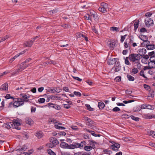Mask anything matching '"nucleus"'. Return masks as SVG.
<instances>
[{"label":"nucleus","instance_id":"c9c22d12","mask_svg":"<svg viewBox=\"0 0 155 155\" xmlns=\"http://www.w3.org/2000/svg\"><path fill=\"white\" fill-rule=\"evenodd\" d=\"M138 72V69L136 68H133L131 71V73L133 74H135L137 73Z\"/></svg>","mask_w":155,"mask_h":155},{"label":"nucleus","instance_id":"6e6552de","mask_svg":"<svg viewBox=\"0 0 155 155\" xmlns=\"http://www.w3.org/2000/svg\"><path fill=\"white\" fill-rule=\"evenodd\" d=\"M139 37L141 40L145 42V44L148 45L149 44L150 41H148V38L146 36L141 35H140Z\"/></svg>","mask_w":155,"mask_h":155},{"label":"nucleus","instance_id":"680f3d73","mask_svg":"<svg viewBox=\"0 0 155 155\" xmlns=\"http://www.w3.org/2000/svg\"><path fill=\"white\" fill-rule=\"evenodd\" d=\"M85 19L88 20H91V16L88 14H87L85 16Z\"/></svg>","mask_w":155,"mask_h":155},{"label":"nucleus","instance_id":"8fccbe9b","mask_svg":"<svg viewBox=\"0 0 155 155\" xmlns=\"http://www.w3.org/2000/svg\"><path fill=\"white\" fill-rule=\"evenodd\" d=\"M18 57V55L16 54L13 58H11L9 61V63H11L12 61H13L16 58Z\"/></svg>","mask_w":155,"mask_h":155},{"label":"nucleus","instance_id":"a211bd4d","mask_svg":"<svg viewBox=\"0 0 155 155\" xmlns=\"http://www.w3.org/2000/svg\"><path fill=\"white\" fill-rule=\"evenodd\" d=\"M35 135L38 138H41L43 136V133L41 131H38L36 132Z\"/></svg>","mask_w":155,"mask_h":155},{"label":"nucleus","instance_id":"c03bdc74","mask_svg":"<svg viewBox=\"0 0 155 155\" xmlns=\"http://www.w3.org/2000/svg\"><path fill=\"white\" fill-rule=\"evenodd\" d=\"M141 109V108L140 107L136 106L134 108L133 110L134 112H138L140 111Z\"/></svg>","mask_w":155,"mask_h":155},{"label":"nucleus","instance_id":"a18cd8bd","mask_svg":"<svg viewBox=\"0 0 155 155\" xmlns=\"http://www.w3.org/2000/svg\"><path fill=\"white\" fill-rule=\"evenodd\" d=\"M85 106L87 107V109L89 111H92L93 110V108H91L90 105L88 104H86Z\"/></svg>","mask_w":155,"mask_h":155},{"label":"nucleus","instance_id":"5fc2aeb1","mask_svg":"<svg viewBox=\"0 0 155 155\" xmlns=\"http://www.w3.org/2000/svg\"><path fill=\"white\" fill-rule=\"evenodd\" d=\"M149 93L150 96L152 97H154V93L153 91L152 90L150 91H149Z\"/></svg>","mask_w":155,"mask_h":155},{"label":"nucleus","instance_id":"2f4dec72","mask_svg":"<svg viewBox=\"0 0 155 155\" xmlns=\"http://www.w3.org/2000/svg\"><path fill=\"white\" fill-rule=\"evenodd\" d=\"M22 71L21 70L20 68L19 67L18 69H17L16 70L12 73V75H14L15 74H17Z\"/></svg>","mask_w":155,"mask_h":155},{"label":"nucleus","instance_id":"c85d7f7f","mask_svg":"<svg viewBox=\"0 0 155 155\" xmlns=\"http://www.w3.org/2000/svg\"><path fill=\"white\" fill-rule=\"evenodd\" d=\"M89 142V145L90 146H91L92 148L95 146V144L96 143L93 140H90L88 141Z\"/></svg>","mask_w":155,"mask_h":155},{"label":"nucleus","instance_id":"1a4fd4ad","mask_svg":"<svg viewBox=\"0 0 155 155\" xmlns=\"http://www.w3.org/2000/svg\"><path fill=\"white\" fill-rule=\"evenodd\" d=\"M121 66L118 61L115 64L114 66L112 69H114L115 72H118L120 70Z\"/></svg>","mask_w":155,"mask_h":155},{"label":"nucleus","instance_id":"a19ab883","mask_svg":"<svg viewBox=\"0 0 155 155\" xmlns=\"http://www.w3.org/2000/svg\"><path fill=\"white\" fill-rule=\"evenodd\" d=\"M130 117L133 120L135 121H138L139 120L140 118L139 117H135L133 115H131Z\"/></svg>","mask_w":155,"mask_h":155},{"label":"nucleus","instance_id":"b1692460","mask_svg":"<svg viewBox=\"0 0 155 155\" xmlns=\"http://www.w3.org/2000/svg\"><path fill=\"white\" fill-rule=\"evenodd\" d=\"M48 123L49 124H51L52 123L54 124H56V123H57L58 122L57 121H56V120L54 119L50 118L48 120Z\"/></svg>","mask_w":155,"mask_h":155},{"label":"nucleus","instance_id":"774afa93","mask_svg":"<svg viewBox=\"0 0 155 155\" xmlns=\"http://www.w3.org/2000/svg\"><path fill=\"white\" fill-rule=\"evenodd\" d=\"M115 79L117 82H119L121 80V77L119 76L115 78Z\"/></svg>","mask_w":155,"mask_h":155},{"label":"nucleus","instance_id":"ddd939ff","mask_svg":"<svg viewBox=\"0 0 155 155\" xmlns=\"http://www.w3.org/2000/svg\"><path fill=\"white\" fill-rule=\"evenodd\" d=\"M117 61V58H114L112 59H110L107 62L108 64L109 65H112L115 64Z\"/></svg>","mask_w":155,"mask_h":155},{"label":"nucleus","instance_id":"423d86ee","mask_svg":"<svg viewBox=\"0 0 155 155\" xmlns=\"http://www.w3.org/2000/svg\"><path fill=\"white\" fill-rule=\"evenodd\" d=\"M146 25L148 27L152 25L153 24V21L152 19L150 18L147 17L145 20Z\"/></svg>","mask_w":155,"mask_h":155},{"label":"nucleus","instance_id":"bb28decb","mask_svg":"<svg viewBox=\"0 0 155 155\" xmlns=\"http://www.w3.org/2000/svg\"><path fill=\"white\" fill-rule=\"evenodd\" d=\"M22 97L23 98V99L24 102L25 101L27 102L28 101V98H29V96H28L26 94H24L23 95Z\"/></svg>","mask_w":155,"mask_h":155},{"label":"nucleus","instance_id":"4be33fe9","mask_svg":"<svg viewBox=\"0 0 155 155\" xmlns=\"http://www.w3.org/2000/svg\"><path fill=\"white\" fill-rule=\"evenodd\" d=\"M68 144L65 142H62L60 144L61 147L64 149H67Z\"/></svg>","mask_w":155,"mask_h":155},{"label":"nucleus","instance_id":"864d4df0","mask_svg":"<svg viewBox=\"0 0 155 155\" xmlns=\"http://www.w3.org/2000/svg\"><path fill=\"white\" fill-rule=\"evenodd\" d=\"M144 71L143 70H142L140 73V75L141 76L143 77L144 78H147V77L144 75Z\"/></svg>","mask_w":155,"mask_h":155},{"label":"nucleus","instance_id":"4c0bfd02","mask_svg":"<svg viewBox=\"0 0 155 155\" xmlns=\"http://www.w3.org/2000/svg\"><path fill=\"white\" fill-rule=\"evenodd\" d=\"M127 78L128 80L130 81H133L134 80V78L131 75L127 74Z\"/></svg>","mask_w":155,"mask_h":155},{"label":"nucleus","instance_id":"a878e982","mask_svg":"<svg viewBox=\"0 0 155 155\" xmlns=\"http://www.w3.org/2000/svg\"><path fill=\"white\" fill-rule=\"evenodd\" d=\"M58 10L57 9H54L52 10L49 11L48 12V14L50 15L56 13L58 12Z\"/></svg>","mask_w":155,"mask_h":155},{"label":"nucleus","instance_id":"473e14b6","mask_svg":"<svg viewBox=\"0 0 155 155\" xmlns=\"http://www.w3.org/2000/svg\"><path fill=\"white\" fill-rule=\"evenodd\" d=\"M48 153L50 155H56V154L51 149H48L47 150Z\"/></svg>","mask_w":155,"mask_h":155},{"label":"nucleus","instance_id":"f03ea898","mask_svg":"<svg viewBox=\"0 0 155 155\" xmlns=\"http://www.w3.org/2000/svg\"><path fill=\"white\" fill-rule=\"evenodd\" d=\"M129 57L130 61L132 62L138 61L141 58V57H140V55L134 53L130 54Z\"/></svg>","mask_w":155,"mask_h":155},{"label":"nucleus","instance_id":"e433bc0d","mask_svg":"<svg viewBox=\"0 0 155 155\" xmlns=\"http://www.w3.org/2000/svg\"><path fill=\"white\" fill-rule=\"evenodd\" d=\"M91 16L92 17H93L94 18V19L95 20H96V21L98 20V17L97 15V13H96L95 12V13L94 14H92L91 15Z\"/></svg>","mask_w":155,"mask_h":155},{"label":"nucleus","instance_id":"412c9836","mask_svg":"<svg viewBox=\"0 0 155 155\" xmlns=\"http://www.w3.org/2000/svg\"><path fill=\"white\" fill-rule=\"evenodd\" d=\"M75 148H77L76 143H74V144H71L69 145L68 144L67 149H74Z\"/></svg>","mask_w":155,"mask_h":155},{"label":"nucleus","instance_id":"58836bf2","mask_svg":"<svg viewBox=\"0 0 155 155\" xmlns=\"http://www.w3.org/2000/svg\"><path fill=\"white\" fill-rule=\"evenodd\" d=\"M9 38V36L8 35H6L3 38H1V40H0V43L1 42L5 41V40Z\"/></svg>","mask_w":155,"mask_h":155},{"label":"nucleus","instance_id":"9b49d317","mask_svg":"<svg viewBox=\"0 0 155 155\" xmlns=\"http://www.w3.org/2000/svg\"><path fill=\"white\" fill-rule=\"evenodd\" d=\"M120 147V145L117 143L115 144L114 145H112L110 146V148L113 150L115 151H117L119 150V149Z\"/></svg>","mask_w":155,"mask_h":155},{"label":"nucleus","instance_id":"603ef678","mask_svg":"<svg viewBox=\"0 0 155 155\" xmlns=\"http://www.w3.org/2000/svg\"><path fill=\"white\" fill-rule=\"evenodd\" d=\"M74 95L78 97H80L81 96V93L79 92H77L75 91L74 92Z\"/></svg>","mask_w":155,"mask_h":155},{"label":"nucleus","instance_id":"7ed1b4c3","mask_svg":"<svg viewBox=\"0 0 155 155\" xmlns=\"http://www.w3.org/2000/svg\"><path fill=\"white\" fill-rule=\"evenodd\" d=\"M59 143V142L55 138H51L50 140V142L48 144V147L52 148Z\"/></svg>","mask_w":155,"mask_h":155},{"label":"nucleus","instance_id":"72a5a7b5","mask_svg":"<svg viewBox=\"0 0 155 155\" xmlns=\"http://www.w3.org/2000/svg\"><path fill=\"white\" fill-rule=\"evenodd\" d=\"M19 67L22 71L26 68V67L25 66V64L23 62L20 64Z\"/></svg>","mask_w":155,"mask_h":155},{"label":"nucleus","instance_id":"de8ad7c7","mask_svg":"<svg viewBox=\"0 0 155 155\" xmlns=\"http://www.w3.org/2000/svg\"><path fill=\"white\" fill-rule=\"evenodd\" d=\"M136 66L137 68L138 69H140L142 68V65L138 61H137L136 63Z\"/></svg>","mask_w":155,"mask_h":155},{"label":"nucleus","instance_id":"4d7b16f0","mask_svg":"<svg viewBox=\"0 0 155 155\" xmlns=\"http://www.w3.org/2000/svg\"><path fill=\"white\" fill-rule=\"evenodd\" d=\"M147 31V30L146 29L144 28H142L140 29V32H143L144 33L146 32Z\"/></svg>","mask_w":155,"mask_h":155},{"label":"nucleus","instance_id":"3c124183","mask_svg":"<svg viewBox=\"0 0 155 155\" xmlns=\"http://www.w3.org/2000/svg\"><path fill=\"white\" fill-rule=\"evenodd\" d=\"M150 60L151 62L155 63V54L150 58Z\"/></svg>","mask_w":155,"mask_h":155},{"label":"nucleus","instance_id":"09e8293b","mask_svg":"<svg viewBox=\"0 0 155 155\" xmlns=\"http://www.w3.org/2000/svg\"><path fill=\"white\" fill-rule=\"evenodd\" d=\"M115 43L114 42H110L109 45V46L111 49H113L115 46Z\"/></svg>","mask_w":155,"mask_h":155},{"label":"nucleus","instance_id":"9d476101","mask_svg":"<svg viewBox=\"0 0 155 155\" xmlns=\"http://www.w3.org/2000/svg\"><path fill=\"white\" fill-rule=\"evenodd\" d=\"M86 143L85 141H83L81 142L80 143H76V147L77 148H79L81 149L84 148V147L86 145Z\"/></svg>","mask_w":155,"mask_h":155},{"label":"nucleus","instance_id":"6ab92c4d","mask_svg":"<svg viewBox=\"0 0 155 155\" xmlns=\"http://www.w3.org/2000/svg\"><path fill=\"white\" fill-rule=\"evenodd\" d=\"M90 152H78L74 154V155H90Z\"/></svg>","mask_w":155,"mask_h":155},{"label":"nucleus","instance_id":"f8f14e48","mask_svg":"<svg viewBox=\"0 0 155 155\" xmlns=\"http://www.w3.org/2000/svg\"><path fill=\"white\" fill-rule=\"evenodd\" d=\"M137 53L140 56V57L142 55H144L146 53V50L144 48H140L138 50Z\"/></svg>","mask_w":155,"mask_h":155},{"label":"nucleus","instance_id":"c756f323","mask_svg":"<svg viewBox=\"0 0 155 155\" xmlns=\"http://www.w3.org/2000/svg\"><path fill=\"white\" fill-rule=\"evenodd\" d=\"M105 106L104 103L102 102H100L99 103L98 107L99 108L101 109H102Z\"/></svg>","mask_w":155,"mask_h":155},{"label":"nucleus","instance_id":"e2e57ef3","mask_svg":"<svg viewBox=\"0 0 155 155\" xmlns=\"http://www.w3.org/2000/svg\"><path fill=\"white\" fill-rule=\"evenodd\" d=\"M147 104H143L141 105V109H146L147 107Z\"/></svg>","mask_w":155,"mask_h":155},{"label":"nucleus","instance_id":"cd10ccee","mask_svg":"<svg viewBox=\"0 0 155 155\" xmlns=\"http://www.w3.org/2000/svg\"><path fill=\"white\" fill-rule=\"evenodd\" d=\"M144 117L145 118H146L147 119H151L152 118H154V115L152 114L151 115H149L148 114H146L144 115Z\"/></svg>","mask_w":155,"mask_h":155},{"label":"nucleus","instance_id":"0e129e2a","mask_svg":"<svg viewBox=\"0 0 155 155\" xmlns=\"http://www.w3.org/2000/svg\"><path fill=\"white\" fill-rule=\"evenodd\" d=\"M71 128L73 130H78V128L76 126H71Z\"/></svg>","mask_w":155,"mask_h":155},{"label":"nucleus","instance_id":"aec40b11","mask_svg":"<svg viewBox=\"0 0 155 155\" xmlns=\"http://www.w3.org/2000/svg\"><path fill=\"white\" fill-rule=\"evenodd\" d=\"M49 99L51 100H61V97H58L56 95H50L48 97Z\"/></svg>","mask_w":155,"mask_h":155},{"label":"nucleus","instance_id":"dca6fc26","mask_svg":"<svg viewBox=\"0 0 155 155\" xmlns=\"http://www.w3.org/2000/svg\"><path fill=\"white\" fill-rule=\"evenodd\" d=\"M25 121L26 124L29 125H32L34 123V121L32 119L29 117H26V118Z\"/></svg>","mask_w":155,"mask_h":155},{"label":"nucleus","instance_id":"0eeeda50","mask_svg":"<svg viewBox=\"0 0 155 155\" xmlns=\"http://www.w3.org/2000/svg\"><path fill=\"white\" fill-rule=\"evenodd\" d=\"M8 90V85L5 83L2 84L0 87V91L4 92H7Z\"/></svg>","mask_w":155,"mask_h":155},{"label":"nucleus","instance_id":"f704fd0d","mask_svg":"<svg viewBox=\"0 0 155 155\" xmlns=\"http://www.w3.org/2000/svg\"><path fill=\"white\" fill-rule=\"evenodd\" d=\"M148 134L149 135H151L153 137H155V132L153 131L149 130V131L148 132Z\"/></svg>","mask_w":155,"mask_h":155},{"label":"nucleus","instance_id":"13d9d810","mask_svg":"<svg viewBox=\"0 0 155 155\" xmlns=\"http://www.w3.org/2000/svg\"><path fill=\"white\" fill-rule=\"evenodd\" d=\"M45 99L44 98H40L38 100V101L40 103H43L45 101Z\"/></svg>","mask_w":155,"mask_h":155},{"label":"nucleus","instance_id":"39448f33","mask_svg":"<svg viewBox=\"0 0 155 155\" xmlns=\"http://www.w3.org/2000/svg\"><path fill=\"white\" fill-rule=\"evenodd\" d=\"M108 7V5L107 3L102 2L101 3V7L99 8V10L102 12L105 13L107 12Z\"/></svg>","mask_w":155,"mask_h":155},{"label":"nucleus","instance_id":"7c9ffc66","mask_svg":"<svg viewBox=\"0 0 155 155\" xmlns=\"http://www.w3.org/2000/svg\"><path fill=\"white\" fill-rule=\"evenodd\" d=\"M92 147L90 146H86V145L84 147V149L87 151H89L92 150Z\"/></svg>","mask_w":155,"mask_h":155},{"label":"nucleus","instance_id":"69168bd1","mask_svg":"<svg viewBox=\"0 0 155 155\" xmlns=\"http://www.w3.org/2000/svg\"><path fill=\"white\" fill-rule=\"evenodd\" d=\"M31 58H28V59H26L25 60V61L23 62L25 64L31 61Z\"/></svg>","mask_w":155,"mask_h":155},{"label":"nucleus","instance_id":"338daca9","mask_svg":"<svg viewBox=\"0 0 155 155\" xmlns=\"http://www.w3.org/2000/svg\"><path fill=\"white\" fill-rule=\"evenodd\" d=\"M72 77L74 79H75L76 80H77L79 81H82V79L81 78H79L78 77H74V76H72Z\"/></svg>","mask_w":155,"mask_h":155},{"label":"nucleus","instance_id":"20e7f679","mask_svg":"<svg viewBox=\"0 0 155 155\" xmlns=\"http://www.w3.org/2000/svg\"><path fill=\"white\" fill-rule=\"evenodd\" d=\"M21 120L17 118L14 119L13 120V122H10L8 123V124H10L11 125H12L13 124L16 129L18 130H20V127H18V126L21 125Z\"/></svg>","mask_w":155,"mask_h":155},{"label":"nucleus","instance_id":"4468645a","mask_svg":"<svg viewBox=\"0 0 155 155\" xmlns=\"http://www.w3.org/2000/svg\"><path fill=\"white\" fill-rule=\"evenodd\" d=\"M84 118V120L87 121V125L90 127L92 126V125L93 124L94 122L88 117H85Z\"/></svg>","mask_w":155,"mask_h":155},{"label":"nucleus","instance_id":"f3484780","mask_svg":"<svg viewBox=\"0 0 155 155\" xmlns=\"http://www.w3.org/2000/svg\"><path fill=\"white\" fill-rule=\"evenodd\" d=\"M33 41L32 40H31L30 41H28L25 42L24 44V45L25 47H31L33 44Z\"/></svg>","mask_w":155,"mask_h":155},{"label":"nucleus","instance_id":"6e6d98bb","mask_svg":"<svg viewBox=\"0 0 155 155\" xmlns=\"http://www.w3.org/2000/svg\"><path fill=\"white\" fill-rule=\"evenodd\" d=\"M5 98L7 99H9L10 98H11L12 99H14V97H11L10 96V95L9 94H7L6 95V96L5 97Z\"/></svg>","mask_w":155,"mask_h":155},{"label":"nucleus","instance_id":"ea45409f","mask_svg":"<svg viewBox=\"0 0 155 155\" xmlns=\"http://www.w3.org/2000/svg\"><path fill=\"white\" fill-rule=\"evenodd\" d=\"M139 26V21L135 22L134 24V30L136 31Z\"/></svg>","mask_w":155,"mask_h":155},{"label":"nucleus","instance_id":"bf43d9fd","mask_svg":"<svg viewBox=\"0 0 155 155\" xmlns=\"http://www.w3.org/2000/svg\"><path fill=\"white\" fill-rule=\"evenodd\" d=\"M112 110L114 112H117L120 111V109L118 107H116L112 109Z\"/></svg>","mask_w":155,"mask_h":155},{"label":"nucleus","instance_id":"2eb2a0df","mask_svg":"<svg viewBox=\"0 0 155 155\" xmlns=\"http://www.w3.org/2000/svg\"><path fill=\"white\" fill-rule=\"evenodd\" d=\"M48 106L53 107L56 109L59 110L61 108L57 104H54L52 103H49L48 104Z\"/></svg>","mask_w":155,"mask_h":155},{"label":"nucleus","instance_id":"052dcab7","mask_svg":"<svg viewBox=\"0 0 155 155\" xmlns=\"http://www.w3.org/2000/svg\"><path fill=\"white\" fill-rule=\"evenodd\" d=\"M134 100H129L128 101H123V102L125 104H127V103H131V102H134Z\"/></svg>","mask_w":155,"mask_h":155},{"label":"nucleus","instance_id":"393cba45","mask_svg":"<svg viewBox=\"0 0 155 155\" xmlns=\"http://www.w3.org/2000/svg\"><path fill=\"white\" fill-rule=\"evenodd\" d=\"M110 30L113 32H118L119 30V28L115 27H112L110 28Z\"/></svg>","mask_w":155,"mask_h":155},{"label":"nucleus","instance_id":"f257e3e1","mask_svg":"<svg viewBox=\"0 0 155 155\" xmlns=\"http://www.w3.org/2000/svg\"><path fill=\"white\" fill-rule=\"evenodd\" d=\"M24 104L23 100L21 98H17V100H15L14 103L10 102L9 104L8 107H10L13 105L15 107H17L23 105Z\"/></svg>","mask_w":155,"mask_h":155},{"label":"nucleus","instance_id":"49530a36","mask_svg":"<svg viewBox=\"0 0 155 155\" xmlns=\"http://www.w3.org/2000/svg\"><path fill=\"white\" fill-rule=\"evenodd\" d=\"M48 92L51 93H55L56 92L59 93L58 91H56V90H54V89H51L49 88L48 91Z\"/></svg>","mask_w":155,"mask_h":155},{"label":"nucleus","instance_id":"5701e85b","mask_svg":"<svg viewBox=\"0 0 155 155\" xmlns=\"http://www.w3.org/2000/svg\"><path fill=\"white\" fill-rule=\"evenodd\" d=\"M146 48L148 50H153L155 48V46L153 45H146Z\"/></svg>","mask_w":155,"mask_h":155},{"label":"nucleus","instance_id":"79ce46f5","mask_svg":"<svg viewBox=\"0 0 155 155\" xmlns=\"http://www.w3.org/2000/svg\"><path fill=\"white\" fill-rule=\"evenodd\" d=\"M128 59H129V57H126V58H125V63L127 65H130V64L128 60Z\"/></svg>","mask_w":155,"mask_h":155},{"label":"nucleus","instance_id":"37998d69","mask_svg":"<svg viewBox=\"0 0 155 155\" xmlns=\"http://www.w3.org/2000/svg\"><path fill=\"white\" fill-rule=\"evenodd\" d=\"M127 34H126L124 35L121 36V39L120 40V42L121 43H122L123 42V41H124L125 39L126 38V37H127Z\"/></svg>","mask_w":155,"mask_h":155}]
</instances>
